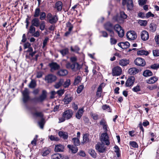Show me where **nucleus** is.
Returning a JSON list of instances; mask_svg holds the SVG:
<instances>
[{"label":"nucleus","mask_w":159,"mask_h":159,"mask_svg":"<svg viewBox=\"0 0 159 159\" xmlns=\"http://www.w3.org/2000/svg\"><path fill=\"white\" fill-rule=\"evenodd\" d=\"M122 4L124 6L126 4L128 10H131L133 7L132 0H122Z\"/></svg>","instance_id":"8"},{"label":"nucleus","mask_w":159,"mask_h":159,"mask_svg":"<svg viewBox=\"0 0 159 159\" xmlns=\"http://www.w3.org/2000/svg\"><path fill=\"white\" fill-rule=\"evenodd\" d=\"M36 86V81L32 79L31 81L29 84V87L31 89L34 88Z\"/></svg>","instance_id":"29"},{"label":"nucleus","mask_w":159,"mask_h":159,"mask_svg":"<svg viewBox=\"0 0 159 159\" xmlns=\"http://www.w3.org/2000/svg\"><path fill=\"white\" fill-rule=\"evenodd\" d=\"M129 60L126 59H121L119 61V64L122 66H125L129 64Z\"/></svg>","instance_id":"15"},{"label":"nucleus","mask_w":159,"mask_h":159,"mask_svg":"<svg viewBox=\"0 0 159 159\" xmlns=\"http://www.w3.org/2000/svg\"><path fill=\"white\" fill-rule=\"evenodd\" d=\"M126 36L127 39L130 40H134L137 37L136 33L133 31L128 32L127 33Z\"/></svg>","instance_id":"5"},{"label":"nucleus","mask_w":159,"mask_h":159,"mask_svg":"<svg viewBox=\"0 0 159 159\" xmlns=\"http://www.w3.org/2000/svg\"><path fill=\"white\" fill-rule=\"evenodd\" d=\"M44 120L43 118H41V120L38 122V124L41 129H43L44 124Z\"/></svg>","instance_id":"43"},{"label":"nucleus","mask_w":159,"mask_h":159,"mask_svg":"<svg viewBox=\"0 0 159 159\" xmlns=\"http://www.w3.org/2000/svg\"><path fill=\"white\" fill-rule=\"evenodd\" d=\"M135 81V78L133 76L129 77L125 82V85L127 87L131 86L133 84Z\"/></svg>","instance_id":"13"},{"label":"nucleus","mask_w":159,"mask_h":159,"mask_svg":"<svg viewBox=\"0 0 159 159\" xmlns=\"http://www.w3.org/2000/svg\"><path fill=\"white\" fill-rule=\"evenodd\" d=\"M33 115L37 117H39L41 118H43V114L41 112L35 111L33 113Z\"/></svg>","instance_id":"45"},{"label":"nucleus","mask_w":159,"mask_h":159,"mask_svg":"<svg viewBox=\"0 0 159 159\" xmlns=\"http://www.w3.org/2000/svg\"><path fill=\"white\" fill-rule=\"evenodd\" d=\"M117 41L115 39L111 38L110 39V43L111 45L115 44L116 43Z\"/></svg>","instance_id":"63"},{"label":"nucleus","mask_w":159,"mask_h":159,"mask_svg":"<svg viewBox=\"0 0 159 159\" xmlns=\"http://www.w3.org/2000/svg\"><path fill=\"white\" fill-rule=\"evenodd\" d=\"M84 88V86L83 85H80L78 87L77 90V93H80L82 91L83 89Z\"/></svg>","instance_id":"56"},{"label":"nucleus","mask_w":159,"mask_h":159,"mask_svg":"<svg viewBox=\"0 0 159 159\" xmlns=\"http://www.w3.org/2000/svg\"><path fill=\"white\" fill-rule=\"evenodd\" d=\"M70 80L69 79H68L63 84L64 87H67L70 85Z\"/></svg>","instance_id":"52"},{"label":"nucleus","mask_w":159,"mask_h":159,"mask_svg":"<svg viewBox=\"0 0 159 159\" xmlns=\"http://www.w3.org/2000/svg\"><path fill=\"white\" fill-rule=\"evenodd\" d=\"M59 52L61 53L63 56H64L68 53V49L65 48L64 49L60 50Z\"/></svg>","instance_id":"38"},{"label":"nucleus","mask_w":159,"mask_h":159,"mask_svg":"<svg viewBox=\"0 0 159 159\" xmlns=\"http://www.w3.org/2000/svg\"><path fill=\"white\" fill-rule=\"evenodd\" d=\"M64 82V80L63 79H60L59 81L56 83L54 85L56 89L59 88L63 84Z\"/></svg>","instance_id":"31"},{"label":"nucleus","mask_w":159,"mask_h":159,"mask_svg":"<svg viewBox=\"0 0 159 159\" xmlns=\"http://www.w3.org/2000/svg\"><path fill=\"white\" fill-rule=\"evenodd\" d=\"M89 153L92 157L93 158L96 157V153L94 150L92 149H90L89 151Z\"/></svg>","instance_id":"42"},{"label":"nucleus","mask_w":159,"mask_h":159,"mask_svg":"<svg viewBox=\"0 0 159 159\" xmlns=\"http://www.w3.org/2000/svg\"><path fill=\"white\" fill-rule=\"evenodd\" d=\"M66 25V27L68 28V30L69 31H71L73 28V25L70 22H67Z\"/></svg>","instance_id":"49"},{"label":"nucleus","mask_w":159,"mask_h":159,"mask_svg":"<svg viewBox=\"0 0 159 159\" xmlns=\"http://www.w3.org/2000/svg\"><path fill=\"white\" fill-rule=\"evenodd\" d=\"M102 92V86L101 85H100L98 88L96 93V95L99 98L101 97Z\"/></svg>","instance_id":"33"},{"label":"nucleus","mask_w":159,"mask_h":159,"mask_svg":"<svg viewBox=\"0 0 159 159\" xmlns=\"http://www.w3.org/2000/svg\"><path fill=\"white\" fill-rule=\"evenodd\" d=\"M109 28H107V27H106V30L109 31L110 34V35L111 37V38H113L114 36V33L113 30V29H112V27L111 26H109Z\"/></svg>","instance_id":"37"},{"label":"nucleus","mask_w":159,"mask_h":159,"mask_svg":"<svg viewBox=\"0 0 159 159\" xmlns=\"http://www.w3.org/2000/svg\"><path fill=\"white\" fill-rule=\"evenodd\" d=\"M72 141L75 146H78L80 145V142L79 139L78 138H73L72 139Z\"/></svg>","instance_id":"36"},{"label":"nucleus","mask_w":159,"mask_h":159,"mask_svg":"<svg viewBox=\"0 0 159 159\" xmlns=\"http://www.w3.org/2000/svg\"><path fill=\"white\" fill-rule=\"evenodd\" d=\"M95 148L96 150L100 152H104L106 149L104 143H98L95 147Z\"/></svg>","instance_id":"10"},{"label":"nucleus","mask_w":159,"mask_h":159,"mask_svg":"<svg viewBox=\"0 0 159 159\" xmlns=\"http://www.w3.org/2000/svg\"><path fill=\"white\" fill-rule=\"evenodd\" d=\"M32 25L36 27H38L39 25V21L38 19L34 18L31 21Z\"/></svg>","instance_id":"24"},{"label":"nucleus","mask_w":159,"mask_h":159,"mask_svg":"<svg viewBox=\"0 0 159 159\" xmlns=\"http://www.w3.org/2000/svg\"><path fill=\"white\" fill-rule=\"evenodd\" d=\"M122 73L121 68L118 66L113 67L112 70V75L113 76H118L121 75Z\"/></svg>","instance_id":"2"},{"label":"nucleus","mask_w":159,"mask_h":159,"mask_svg":"<svg viewBox=\"0 0 159 159\" xmlns=\"http://www.w3.org/2000/svg\"><path fill=\"white\" fill-rule=\"evenodd\" d=\"M35 29L34 26L31 25L30 28L29 32L31 34H33L35 32Z\"/></svg>","instance_id":"57"},{"label":"nucleus","mask_w":159,"mask_h":159,"mask_svg":"<svg viewBox=\"0 0 159 159\" xmlns=\"http://www.w3.org/2000/svg\"><path fill=\"white\" fill-rule=\"evenodd\" d=\"M40 29L42 31L43 30L45 27V22L44 21H41L40 24H39Z\"/></svg>","instance_id":"40"},{"label":"nucleus","mask_w":159,"mask_h":159,"mask_svg":"<svg viewBox=\"0 0 159 159\" xmlns=\"http://www.w3.org/2000/svg\"><path fill=\"white\" fill-rule=\"evenodd\" d=\"M62 157L61 155L58 153H56L51 156V159H60Z\"/></svg>","instance_id":"32"},{"label":"nucleus","mask_w":159,"mask_h":159,"mask_svg":"<svg viewBox=\"0 0 159 159\" xmlns=\"http://www.w3.org/2000/svg\"><path fill=\"white\" fill-rule=\"evenodd\" d=\"M49 138L52 141L54 140L55 141H57L59 140L58 139L57 137L52 135L49 136Z\"/></svg>","instance_id":"62"},{"label":"nucleus","mask_w":159,"mask_h":159,"mask_svg":"<svg viewBox=\"0 0 159 159\" xmlns=\"http://www.w3.org/2000/svg\"><path fill=\"white\" fill-rule=\"evenodd\" d=\"M64 147L63 145L60 144L57 145L55 146V151L56 152H60L63 151Z\"/></svg>","instance_id":"20"},{"label":"nucleus","mask_w":159,"mask_h":159,"mask_svg":"<svg viewBox=\"0 0 159 159\" xmlns=\"http://www.w3.org/2000/svg\"><path fill=\"white\" fill-rule=\"evenodd\" d=\"M138 23L141 26H145L147 24V21L146 20H139Z\"/></svg>","instance_id":"41"},{"label":"nucleus","mask_w":159,"mask_h":159,"mask_svg":"<svg viewBox=\"0 0 159 159\" xmlns=\"http://www.w3.org/2000/svg\"><path fill=\"white\" fill-rule=\"evenodd\" d=\"M148 54V52L143 50H140L137 51V54L139 55H147Z\"/></svg>","instance_id":"34"},{"label":"nucleus","mask_w":159,"mask_h":159,"mask_svg":"<svg viewBox=\"0 0 159 159\" xmlns=\"http://www.w3.org/2000/svg\"><path fill=\"white\" fill-rule=\"evenodd\" d=\"M152 73L151 71L148 70H146L143 72V75L145 77H147L152 75Z\"/></svg>","instance_id":"27"},{"label":"nucleus","mask_w":159,"mask_h":159,"mask_svg":"<svg viewBox=\"0 0 159 159\" xmlns=\"http://www.w3.org/2000/svg\"><path fill=\"white\" fill-rule=\"evenodd\" d=\"M49 38L46 37L44 39V40L43 42V48L44 49L45 48L46 46L47 45V43L48 41Z\"/></svg>","instance_id":"48"},{"label":"nucleus","mask_w":159,"mask_h":159,"mask_svg":"<svg viewBox=\"0 0 159 159\" xmlns=\"http://www.w3.org/2000/svg\"><path fill=\"white\" fill-rule=\"evenodd\" d=\"M24 49H26L31 47V44L28 42L26 43L24 45Z\"/></svg>","instance_id":"64"},{"label":"nucleus","mask_w":159,"mask_h":159,"mask_svg":"<svg viewBox=\"0 0 159 159\" xmlns=\"http://www.w3.org/2000/svg\"><path fill=\"white\" fill-rule=\"evenodd\" d=\"M57 79L56 75L50 74L45 76V80L48 83H51L55 81Z\"/></svg>","instance_id":"4"},{"label":"nucleus","mask_w":159,"mask_h":159,"mask_svg":"<svg viewBox=\"0 0 159 159\" xmlns=\"http://www.w3.org/2000/svg\"><path fill=\"white\" fill-rule=\"evenodd\" d=\"M40 9L39 8H37L34 11V17H38L40 14Z\"/></svg>","instance_id":"39"},{"label":"nucleus","mask_w":159,"mask_h":159,"mask_svg":"<svg viewBox=\"0 0 159 159\" xmlns=\"http://www.w3.org/2000/svg\"><path fill=\"white\" fill-rule=\"evenodd\" d=\"M46 97V92L45 90L42 91V94L38 98V100L40 102H42L44 100Z\"/></svg>","instance_id":"21"},{"label":"nucleus","mask_w":159,"mask_h":159,"mask_svg":"<svg viewBox=\"0 0 159 159\" xmlns=\"http://www.w3.org/2000/svg\"><path fill=\"white\" fill-rule=\"evenodd\" d=\"M129 43L127 41L121 42L118 44V45L122 49H126L130 46Z\"/></svg>","instance_id":"16"},{"label":"nucleus","mask_w":159,"mask_h":159,"mask_svg":"<svg viewBox=\"0 0 159 159\" xmlns=\"http://www.w3.org/2000/svg\"><path fill=\"white\" fill-rule=\"evenodd\" d=\"M62 7V3L61 1H58L55 4V8L58 11H60L61 10Z\"/></svg>","instance_id":"22"},{"label":"nucleus","mask_w":159,"mask_h":159,"mask_svg":"<svg viewBox=\"0 0 159 159\" xmlns=\"http://www.w3.org/2000/svg\"><path fill=\"white\" fill-rule=\"evenodd\" d=\"M120 17L123 19H126L127 17V15L123 11H121L120 13Z\"/></svg>","instance_id":"54"},{"label":"nucleus","mask_w":159,"mask_h":159,"mask_svg":"<svg viewBox=\"0 0 159 159\" xmlns=\"http://www.w3.org/2000/svg\"><path fill=\"white\" fill-rule=\"evenodd\" d=\"M150 68L154 70H157L159 68V64H154L150 66Z\"/></svg>","instance_id":"50"},{"label":"nucleus","mask_w":159,"mask_h":159,"mask_svg":"<svg viewBox=\"0 0 159 159\" xmlns=\"http://www.w3.org/2000/svg\"><path fill=\"white\" fill-rule=\"evenodd\" d=\"M89 135V134H83V141L82 142V143H87L89 141V139L88 138Z\"/></svg>","instance_id":"28"},{"label":"nucleus","mask_w":159,"mask_h":159,"mask_svg":"<svg viewBox=\"0 0 159 159\" xmlns=\"http://www.w3.org/2000/svg\"><path fill=\"white\" fill-rule=\"evenodd\" d=\"M34 55V54L32 52L29 53H26L25 55V58L27 60H31L32 59L31 57H32Z\"/></svg>","instance_id":"35"},{"label":"nucleus","mask_w":159,"mask_h":159,"mask_svg":"<svg viewBox=\"0 0 159 159\" xmlns=\"http://www.w3.org/2000/svg\"><path fill=\"white\" fill-rule=\"evenodd\" d=\"M72 99L73 98L70 95H66L63 100V101L65 104H67L70 102Z\"/></svg>","instance_id":"18"},{"label":"nucleus","mask_w":159,"mask_h":159,"mask_svg":"<svg viewBox=\"0 0 159 159\" xmlns=\"http://www.w3.org/2000/svg\"><path fill=\"white\" fill-rule=\"evenodd\" d=\"M114 29L117 32L119 37H123L124 34V31L119 25H116L114 27Z\"/></svg>","instance_id":"3"},{"label":"nucleus","mask_w":159,"mask_h":159,"mask_svg":"<svg viewBox=\"0 0 159 159\" xmlns=\"http://www.w3.org/2000/svg\"><path fill=\"white\" fill-rule=\"evenodd\" d=\"M45 13L44 12H41V14L40 15V19L42 20H43L45 19Z\"/></svg>","instance_id":"59"},{"label":"nucleus","mask_w":159,"mask_h":159,"mask_svg":"<svg viewBox=\"0 0 159 159\" xmlns=\"http://www.w3.org/2000/svg\"><path fill=\"white\" fill-rule=\"evenodd\" d=\"M84 112V108L80 109L76 114V117L78 119H80L82 116Z\"/></svg>","instance_id":"23"},{"label":"nucleus","mask_w":159,"mask_h":159,"mask_svg":"<svg viewBox=\"0 0 159 159\" xmlns=\"http://www.w3.org/2000/svg\"><path fill=\"white\" fill-rule=\"evenodd\" d=\"M134 62L136 65L142 66H144L146 64L144 60L140 57L137 58L135 60Z\"/></svg>","instance_id":"9"},{"label":"nucleus","mask_w":159,"mask_h":159,"mask_svg":"<svg viewBox=\"0 0 159 159\" xmlns=\"http://www.w3.org/2000/svg\"><path fill=\"white\" fill-rule=\"evenodd\" d=\"M49 66L51 68V71L52 72L58 70L60 67V66L55 62H52L49 63Z\"/></svg>","instance_id":"11"},{"label":"nucleus","mask_w":159,"mask_h":159,"mask_svg":"<svg viewBox=\"0 0 159 159\" xmlns=\"http://www.w3.org/2000/svg\"><path fill=\"white\" fill-rule=\"evenodd\" d=\"M22 93L23 101L24 103H26L30 99L29 89L26 88H25V90L22 92Z\"/></svg>","instance_id":"1"},{"label":"nucleus","mask_w":159,"mask_h":159,"mask_svg":"<svg viewBox=\"0 0 159 159\" xmlns=\"http://www.w3.org/2000/svg\"><path fill=\"white\" fill-rule=\"evenodd\" d=\"M73 114V111L71 110H66L63 113V116L66 120L72 117Z\"/></svg>","instance_id":"12"},{"label":"nucleus","mask_w":159,"mask_h":159,"mask_svg":"<svg viewBox=\"0 0 159 159\" xmlns=\"http://www.w3.org/2000/svg\"><path fill=\"white\" fill-rule=\"evenodd\" d=\"M110 26H111V27L112 29H113V26H112V25L109 22H108L106 24H105L104 25V28L106 30V27H107L108 28H110L109 26H110Z\"/></svg>","instance_id":"60"},{"label":"nucleus","mask_w":159,"mask_h":159,"mask_svg":"<svg viewBox=\"0 0 159 159\" xmlns=\"http://www.w3.org/2000/svg\"><path fill=\"white\" fill-rule=\"evenodd\" d=\"M158 80V78L156 76H153L149 78L147 80V83L149 84H153L155 83Z\"/></svg>","instance_id":"19"},{"label":"nucleus","mask_w":159,"mask_h":159,"mask_svg":"<svg viewBox=\"0 0 159 159\" xmlns=\"http://www.w3.org/2000/svg\"><path fill=\"white\" fill-rule=\"evenodd\" d=\"M129 144L133 148H137L138 147V145L137 143L134 141L130 142Z\"/></svg>","instance_id":"53"},{"label":"nucleus","mask_w":159,"mask_h":159,"mask_svg":"<svg viewBox=\"0 0 159 159\" xmlns=\"http://www.w3.org/2000/svg\"><path fill=\"white\" fill-rule=\"evenodd\" d=\"M101 140L102 143H106L107 145H108L110 144L109 137L108 135L106 133L102 134L101 136Z\"/></svg>","instance_id":"7"},{"label":"nucleus","mask_w":159,"mask_h":159,"mask_svg":"<svg viewBox=\"0 0 159 159\" xmlns=\"http://www.w3.org/2000/svg\"><path fill=\"white\" fill-rule=\"evenodd\" d=\"M59 136L64 139H67L68 137V133L66 132L60 131L58 133Z\"/></svg>","instance_id":"25"},{"label":"nucleus","mask_w":159,"mask_h":159,"mask_svg":"<svg viewBox=\"0 0 159 159\" xmlns=\"http://www.w3.org/2000/svg\"><path fill=\"white\" fill-rule=\"evenodd\" d=\"M80 49L77 46H75L73 48L72 47H71V51L73 52H78L79 50Z\"/></svg>","instance_id":"55"},{"label":"nucleus","mask_w":159,"mask_h":159,"mask_svg":"<svg viewBox=\"0 0 159 159\" xmlns=\"http://www.w3.org/2000/svg\"><path fill=\"white\" fill-rule=\"evenodd\" d=\"M80 77L77 76L75 79L74 82V84L76 85L79 83L80 82Z\"/></svg>","instance_id":"58"},{"label":"nucleus","mask_w":159,"mask_h":159,"mask_svg":"<svg viewBox=\"0 0 159 159\" xmlns=\"http://www.w3.org/2000/svg\"><path fill=\"white\" fill-rule=\"evenodd\" d=\"M153 55L154 56H159V50H153Z\"/></svg>","instance_id":"61"},{"label":"nucleus","mask_w":159,"mask_h":159,"mask_svg":"<svg viewBox=\"0 0 159 159\" xmlns=\"http://www.w3.org/2000/svg\"><path fill=\"white\" fill-rule=\"evenodd\" d=\"M140 36L141 39L143 41H146L149 38L148 34L145 30H143L141 32Z\"/></svg>","instance_id":"14"},{"label":"nucleus","mask_w":159,"mask_h":159,"mask_svg":"<svg viewBox=\"0 0 159 159\" xmlns=\"http://www.w3.org/2000/svg\"><path fill=\"white\" fill-rule=\"evenodd\" d=\"M47 18L49 22L51 24L55 23L58 20V18L56 16H52L51 13H48L47 15Z\"/></svg>","instance_id":"6"},{"label":"nucleus","mask_w":159,"mask_h":159,"mask_svg":"<svg viewBox=\"0 0 159 159\" xmlns=\"http://www.w3.org/2000/svg\"><path fill=\"white\" fill-rule=\"evenodd\" d=\"M139 71V70L136 68L132 67L129 69L128 72L129 74L134 75L138 73Z\"/></svg>","instance_id":"17"},{"label":"nucleus","mask_w":159,"mask_h":159,"mask_svg":"<svg viewBox=\"0 0 159 159\" xmlns=\"http://www.w3.org/2000/svg\"><path fill=\"white\" fill-rule=\"evenodd\" d=\"M150 28L151 30L154 32L156 30V26L154 24H151L150 25Z\"/></svg>","instance_id":"46"},{"label":"nucleus","mask_w":159,"mask_h":159,"mask_svg":"<svg viewBox=\"0 0 159 159\" xmlns=\"http://www.w3.org/2000/svg\"><path fill=\"white\" fill-rule=\"evenodd\" d=\"M102 109L103 110H106L109 112H111V110L109 106L105 105H103L102 107Z\"/></svg>","instance_id":"44"},{"label":"nucleus","mask_w":159,"mask_h":159,"mask_svg":"<svg viewBox=\"0 0 159 159\" xmlns=\"http://www.w3.org/2000/svg\"><path fill=\"white\" fill-rule=\"evenodd\" d=\"M67 147L73 153H75L77 152L78 149L76 146L69 145L67 146Z\"/></svg>","instance_id":"30"},{"label":"nucleus","mask_w":159,"mask_h":159,"mask_svg":"<svg viewBox=\"0 0 159 159\" xmlns=\"http://www.w3.org/2000/svg\"><path fill=\"white\" fill-rule=\"evenodd\" d=\"M50 152V151L49 149H47L46 150H44L42 152V155L44 157L48 155Z\"/></svg>","instance_id":"51"},{"label":"nucleus","mask_w":159,"mask_h":159,"mask_svg":"<svg viewBox=\"0 0 159 159\" xmlns=\"http://www.w3.org/2000/svg\"><path fill=\"white\" fill-rule=\"evenodd\" d=\"M115 152L116 153L117 156L119 157L120 155V149L117 146L114 147Z\"/></svg>","instance_id":"47"},{"label":"nucleus","mask_w":159,"mask_h":159,"mask_svg":"<svg viewBox=\"0 0 159 159\" xmlns=\"http://www.w3.org/2000/svg\"><path fill=\"white\" fill-rule=\"evenodd\" d=\"M68 71L65 69H62L59 70L57 74L60 76H64L67 75L68 74Z\"/></svg>","instance_id":"26"}]
</instances>
